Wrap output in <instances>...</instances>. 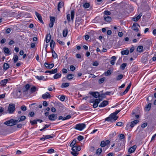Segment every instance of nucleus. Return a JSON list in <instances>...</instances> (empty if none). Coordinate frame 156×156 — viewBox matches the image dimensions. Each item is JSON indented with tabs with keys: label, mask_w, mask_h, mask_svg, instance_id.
Returning <instances> with one entry per match:
<instances>
[{
	"label": "nucleus",
	"mask_w": 156,
	"mask_h": 156,
	"mask_svg": "<svg viewBox=\"0 0 156 156\" xmlns=\"http://www.w3.org/2000/svg\"><path fill=\"white\" fill-rule=\"evenodd\" d=\"M26 119V117L24 116H22L18 120L10 119L5 122L4 124L9 126H12L16 124L17 122L24 121Z\"/></svg>",
	"instance_id": "f257e3e1"
},
{
	"label": "nucleus",
	"mask_w": 156,
	"mask_h": 156,
	"mask_svg": "<svg viewBox=\"0 0 156 156\" xmlns=\"http://www.w3.org/2000/svg\"><path fill=\"white\" fill-rule=\"evenodd\" d=\"M107 95V92L105 93V94L102 93L99 94V99H96L94 101H93V106L94 108H96L98 105V103L102 100V99L105 97V95Z\"/></svg>",
	"instance_id": "f03ea898"
},
{
	"label": "nucleus",
	"mask_w": 156,
	"mask_h": 156,
	"mask_svg": "<svg viewBox=\"0 0 156 156\" xmlns=\"http://www.w3.org/2000/svg\"><path fill=\"white\" fill-rule=\"evenodd\" d=\"M118 118V116L112 113L109 117H108V125H109V122L112 123L115 122Z\"/></svg>",
	"instance_id": "7ed1b4c3"
},
{
	"label": "nucleus",
	"mask_w": 156,
	"mask_h": 156,
	"mask_svg": "<svg viewBox=\"0 0 156 156\" xmlns=\"http://www.w3.org/2000/svg\"><path fill=\"white\" fill-rule=\"evenodd\" d=\"M86 126V125L84 123H79L77 124L74 128L76 129L81 131Z\"/></svg>",
	"instance_id": "20e7f679"
},
{
	"label": "nucleus",
	"mask_w": 156,
	"mask_h": 156,
	"mask_svg": "<svg viewBox=\"0 0 156 156\" xmlns=\"http://www.w3.org/2000/svg\"><path fill=\"white\" fill-rule=\"evenodd\" d=\"M15 110V105L13 104H10L8 108V111L9 113H12Z\"/></svg>",
	"instance_id": "39448f33"
},
{
	"label": "nucleus",
	"mask_w": 156,
	"mask_h": 156,
	"mask_svg": "<svg viewBox=\"0 0 156 156\" xmlns=\"http://www.w3.org/2000/svg\"><path fill=\"white\" fill-rule=\"evenodd\" d=\"M138 27H140V26L138 23H134L132 28L133 30L137 32L139 30Z\"/></svg>",
	"instance_id": "423d86ee"
},
{
	"label": "nucleus",
	"mask_w": 156,
	"mask_h": 156,
	"mask_svg": "<svg viewBox=\"0 0 156 156\" xmlns=\"http://www.w3.org/2000/svg\"><path fill=\"white\" fill-rule=\"evenodd\" d=\"M57 114H52L48 115V119L51 121H54L57 118Z\"/></svg>",
	"instance_id": "0eeeda50"
},
{
	"label": "nucleus",
	"mask_w": 156,
	"mask_h": 156,
	"mask_svg": "<svg viewBox=\"0 0 156 156\" xmlns=\"http://www.w3.org/2000/svg\"><path fill=\"white\" fill-rule=\"evenodd\" d=\"M55 17H50V23L49 24V27L50 28L53 27L54 24L55 23Z\"/></svg>",
	"instance_id": "6e6552de"
},
{
	"label": "nucleus",
	"mask_w": 156,
	"mask_h": 156,
	"mask_svg": "<svg viewBox=\"0 0 156 156\" xmlns=\"http://www.w3.org/2000/svg\"><path fill=\"white\" fill-rule=\"evenodd\" d=\"M53 138V136H52L51 135H43L42 137L40 139V140L44 141L45 140Z\"/></svg>",
	"instance_id": "1a4fd4ad"
},
{
	"label": "nucleus",
	"mask_w": 156,
	"mask_h": 156,
	"mask_svg": "<svg viewBox=\"0 0 156 156\" xmlns=\"http://www.w3.org/2000/svg\"><path fill=\"white\" fill-rule=\"evenodd\" d=\"M35 13L36 16L37 17L38 20L40 21V22L41 23L44 24V23L43 21L42 20V18L41 16V15L38 12H35Z\"/></svg>",
	"instance_id": "9d476101"
},
{
	"label": "nucleus",
	"mask_w": 156,
	"mask_h": 156,
	"mask_svg": "<svg viewBox=\"0 0 156 156\" xmlns=\"http://www.w3.org/2000/svg\"><path fill=\"white\" fill-rule=\"evenodd\" d=\"M15 94H16L15 96L16 98H20L22 94L21 90L19 89H17L16 91Z\"/></svg>",
	"instance_id": "9b49d317"
},
{
	"label": "nucleus",
	"mask_w": 156,
	"mask_h": 156,
	"mask_svg": "<svg viewBox=\"0 0 156 156\" xmlns=\"http://www.w3.org/2000/svg\"><path fill=\"white\" fill-rule=\"evenodd\" d=\"M90 94L95 98L99 97V93L98 92H90Z\"/></svg>",
	"instance_id": "f8f14e48"
},
{
	"label": "nucleus",
	"mask_w": 156,
	"mask_h": 156,
	"mask_svg": "<svg viewBox=\"0 0 156 156\" xmlns=\"http://www.w3.org/2000/svg\"><path fill=\"white\" fill-rule=\"evenodd\" d=\"M136 148V145L133 146L129 149L128 152L130 154L133 153L135 151Z\"/></svg>",
	"instance_id": "ddd939ff"
},
{
	"label": "nucleus",
	"mask_w": 156,
	"mask_h": 156,
	"mask_svg": "<svg viewBox=\"0 0 156 156\" xmlns=\"http://www.w3.org/2000/svg\"><path fill=\"white\" fill-rule=\"evenodd\" d=\"M42 97L44 99L50 98L51 97V95L48 92H46L42 95Z\"/></svg>",
	"instance_id": "4468645a"
},
{
	"label": "nucleus",
	"mask_w": 156,
	"mask_h": 156,
	"mask_svg": "<svg viewBox=\"0 0 156 156\" xmlns=\"http://www.w3.org/2000/svg\"><path fill=\"white\" fill-rule=\"evenodd\" d=\"M81 148L80 146H78L76 145L73 147L72 150V151H80Z\"/></svg>",
	"instance_id": "2eb2a0df"
},
{
	"label": "nucleus",
	"mask_w": 156,
	"mask_h": 156,
	"mask_svg": "<svg viewBox=\"0 0 156 156\" xmlns=\"http://www.w3.org/2000/svg\"><path fill=\"white\" fill-rule=\"evenodd\" d=\"M138 120H135L131 122L129 124V126L131 127V128H132L134 126L139 122Z\"/></svg>",
	"instance_id": "dca6fc26"
},
{
	"label": "nucleus",
	"mask_w": 156,
	"mask_h": 156,
	"mask_svg": "<svg viewBox=\"0 0 156 156\" xmlns=\"http://www.w3.org/2000/svg\"><path fill=\"white\" fill-rule=\"evenodd\" d=\"M58 72V69L57 68L55 69H52L51 70H47L45 72L46 73H49L50 74H53L56 73Z\"/></svg>",
	"instance_id": "f3484780"
},
{
	"label": "nucleus",
	"mask_w": 156,
	"mask_h": 156,
	"mask_svg": "<svg viewBox=\"0 0 156 156\" xmlns=\"http://www.w3.org/2000/svg\"><path fill=\"white\" fill-rule=\"evenodd\" d=\"M45 66L48 69H51L54 66V64L53 63L48 64L47 62L44 63Z\"/></svg>",
	"instance_id": "a211bd4d"
},
{
	"label": "nucleus",
	"mask_w": 156,
	"mask_h": 156,
	"mask_svg": "<svg viewBox=\"0 0 156 156\" xmlns=\"http://www.w3.org/2000/svg\"><path fill=\"white\" fill-rule=\"evenodd\" d=\"M142 16V14L140 13L139 15L137 16L136 17H133V20L134 21H137L139 19L141 18Z\"/></svg>",
	"instance_id": "6ab92c4d"
},
{
	"label": "nucleus",
	"mask_w": 156,
	"mask_h": 156,
	"mask_svg": "<svg viewBox=\"0 0 156 156\" xmlns=\"http://www.w3.org/2000/svg\"><path fill=\"white\" fill-rule=\"evenodd\" d=\"M131 86V83H130L129 85L126 88V89L125 90V91H124V92L123 93V95L125 94H126L127 92L129 91V90L130 88V87Z\"/></svg>",
	"instance_id": "aec40b11"
},
{
	"label": "nucleus",
	"mask_w": 156,
	"mask_h": 156,
	"mask_svg": "<svg viewBox=\"0 0 156 156\" xmlns=\"http://www.w3.org/2000/svg\"><path fill=\"white\" fill-rule=\"evenodd\" d=\"M112 60L110 61V63L112 65H114L115 63V61L116 60V58L115 56H113L111 57Z\"/></svg>",
	"instance_id": "412c9836"
},
{
	"label": "nucleus",
	"mask_w": 156,
	"mask_h": 156,
	"mask_svg": "<svg viewBox=\"0 0 156 156\" xmlns=\"http://www.w3.org/2000/svg\"><path fill=\"white\" fill-rule=\"evenodd\" d=\"M63 5L64 2H61L58 3V11H60V9L61 8Z\"/></svg>",
	"instance_id": "4be33fe9"
},
{
	"label": "nucleus",
	"mask_w": 156,
	"mask_h": 156,
	"mask_svg": "<svg viewBox=\"0 0 156 156\" xmlns=\"http://www.w3.org/2000/svg\"><path fill=\"white\" fill-rule=\"evenodd\" d=\"M46 42L47 43H48L51 39V36L50 34H48L46 37Z\"/></svg>",
	"instance_id": "5701e85b"
},
{
	"label": "nucleus",
	"mask_w": 156,
	"mask_h": 156,
	"mask_svg": "<svg viewBox=\"0 0 156 156\" xmlns=\"http://www.w3.org/2000/svg\"><path fill=\"white\" fill-rule=\"evenodd\" d=\"M107 105V101H104L99 105L100 107H104Z\"/></svg>",
	"instance_id": "b1692460"
},
{
	"label": "nucleus",
	"mask_w": 156,
	"mask_h": 156,
	"mask_svg": "<svg viewBox=\"0 0 156 156\" xmlns=\"http://www.w3.org/2000/svg\"><path fill=\"white\" fill-rule=\"evenodd\" d=\"M68 34V29L66 28L64 29L62 32L63 36L64 37H66L67 36Z\"/></svg>",
	"instance_id": "393cba45"
},
{
	"label": "nucleus",
	"mask_w": 156,
	"mask_h": 156,
	"mask_svg": "<svg viewBox=\"0 0 156 156\" xmlns=\"http://www.w3.org/2000/svg\"><path fill=\"white\" fill-rule=\"evenodd\" d=\"M3 50H4V52L5 53H6L8 55H9L10 54V51H9V49L8 48H6V47L4 48H3Z\"/></svg>",
	"instance_id": "a878e982"
},
{
	"label": "nucleus",
	"mask_w": 156,
	"mask_h": 156,
	"mask_svg": "<svg viewBox=\"0 0 156 156\" xmlns=\"http://www.w3.org/2000/svg\"><path fill=\"white\" fill-rule=\"evenodd\" d=\"M30 87V85L29 84H26L24 88V90H23V92H26L27 91Z\"/></svg>",
	"instance_id": "bb28decb"
},
{
	"label": "nucleus",
	"mask_w": 156,
	"mask_h": 156,
	"mask_svg": "<svg viewBox=\"0 0 156 156\" xmlns=\"http://www.w3.org/2000/svg\"><path fill=\"white\" fill-rule=\"evenodd\" d=\"M61 77V74L60 73H56L53 76V78L54 79H57Z\"/></svg>",
	"instance_id": "cd10ccee"
},
{
	"label": "nucleus",
	"mask_w": 156,
	"mask_h": 156,
	"mask_svg": "<svg viewBox=\"0 0 156 156\" xmlns=\"http://www.w3.org/2000/svg\"><path fill=\"white\" fill-rule=\"evenodd\" d=\"M75 13V11L74 10H71V16L72 21L73 20V19L74 17V14Z\"/></svg>",
	"instance_id": "c85d7f7f"
},
{
	"label": "nucleus",
	"mask_w": 156,
	"mask_h": 156,
	"mask_svg": "<svg viewBox=\"0 0 156 156\" xmlns=\"http://www.w3.org/2000/svg\"><path fill=\"white\" fill-rule=\"evenodd\" d=\"M69 84L68 83H62L61 85V87L62 88L66 87L69 86Z\"/></svg>",
	"instance_id": "c756f323"
},
{
	"label": "nucleus",
	"mask_w": 156,
	"mask_h": 156,
	"mask_svg": "<svg viewBox=\"0 0 156 156\" xmlns=\"http://www.w3.org/2000/svg\"><path fill=\"white\" fill-rule=\"evenodd\" d=\"M107 140H106L105 142L104 140L101 141L100 144L101 147H105L107 144Z\"/></svg>",
	"instance_id": "7c9ffc66"
},
{
	"label": "nucleus",
	"mask_w": 156,
	"mask_h": 156,
	"mask_svg": "<svg viewBox=\"0 0 156 156\" xmlns=\"http://www.w3.org/2000/svg\"><path fill=\"white\" fill-rule=\"evenodd\" d=\"M143 47L142 46H139L137 48V51L140 52H143Z\"/></svg>",
	"instance_id": "2f4dec72"
},
{
	"label": "nucleus",
	"mask_w": 156,
	"mask_h": 156,
	"mask_svg": "<svg viewBox=\"0 0 156 156\" xmlns=\"http://www.w3.org/2000/svg\"><path fill=\"white\" fill-rule=\"evenodd\" d=\"M9 67V65L7 63H4L3 65V69L5 70H7Z\"/></svg>",
	"instance_id": "473e14b6"
},
{
	"label": "nucleus",
	"mask_w": 156,
	"mask_h": 156,
	"mask_svg": "<svg viewBox=\"0 0 156 156\" xmlns=\"http://www.w3.org/2000/svg\"><path fill=\"white\" fill-rule=\"evenodd\" d=\"M129 53V51L128 50H126L122 51L121 52V53L122 55H127Z\"/></svg>",
	"instance_id": "72a5a7b5"
},
{
	"label": "nucleus",
	"mask_w": 156,
	"mask_h": 156,
	"mask_svg": "<svg viewBox=\"0 0 156 156\" xmlns=\"http://www.w3.org/2000/svg\"><path fill=\"white\" fill-rule=\"evenodd\" d=\"M90 6V4L89 3L86 2L84 3L83 5V7L85 9L89 8Z\"/></svg>",
	"instance_id": "f704fd0d"
},
{
	"label": "nucleus",
	"mask_w": 156,
	"mask_h": 156,
	"mask_svg": "<svg viewBox=\"0 0 156 156\" xmlns=\"http://www.w3.org/2000/svg\"><path fill=\"white\" fill-rule=\"evenodd\" d=\"M55 44V42L53 40H52L50 43V46L51 49H52V48H54Z\"/></svg>",
	"instance_id": "c9c22d12"
},
{
	"label": "nucleus",
	"mask_w": 156,
	"mask_h": 156,
	"mask_svg": "<svg viewBox=\"0 0 156 156\" xmlns=\"http://www.w3.org/2000/svg\"><path fill=\"white\" fill-rule=\"evenodd\" d=\"M8 81L7 79H5L3 80H2L0 82V83L2 85H4L6 84L7 82Z\"/></svg>",
	"instance_id": "e433bc0d"
},
{
	"label": "nucleus",
	"mask_w": 156,
	"mask_h": 156,
	"mask_svg": "<svg viewBox=\"0 0 156 156\" xmlns=\"http://www.w3.org/2000/svg\"><path fill=\"white\" fill-rule=\"evenodd\" d=\"M14 62V63H16L18 59V57L17 55H14L13 57Z\"/></svg>",
	"instance_id": "4c0bfd02"
},
{
	"label": "nucleus",
	"mask_w": 156,
	"mask_h": 156,
	"mask_svg": "<svg viewBox=\"0 0 156 156\" xmlns=\"http://www.w3.org/2000/svg\"><path fill=\"white\" fill-rule=\"evenodd\" d=\"M73 75L70 74L67 75V78L69 80H71L73 78Z\"/></svg>",
	"instance_id": "58836bf2"
},
{
	"label": "nucleus",
	"mask_w": 156,
	"mask_h": 156,
	"mask_svg": "<svg viewBox=\"0 0 156 156\" xmlns=\"http://www.w3.org/2000/svg\"><path fill=\"white\" fill-rule=\"evenodd\" d=\"M102 151V149L101 148H98L96 152V154L98 155H99L101 152Z\"/></svg>",
	"instance_id": "ea45409f"
},
{
	"label": "nucleus",
	"mask_w": 156,
	"mask_h": 156,
	"mask_svg": "<svg viewBox=\"0 0 156 156\" xmlns=\"http://www.w3.org/2000/svg\"><path fill=\"white\" fill-rule=\"evenodd\" d=\"M76 140L75 139H74L72 142L70 144V147H73L75 146L76 144Z\"/></svg>",
	"instance_id": "a19ab883"
},
{
	"label": "nucleus",
	"mask_w": 156,
	"mask_h": 156,
	"mask_svg": "<svg viewBox=\"0 0 156 156\" xmlns=\"http://www.w3.org/2000/svg\"><path fill=\"white\" fill-rule=\"evenodd\" d=\"M36 79L39 80H43L44 77L43 76H35Z\"/></svg>",
	"instance_id": "79ce46f5"
},
{
	"label": "nucleus",
	"mask_w": 156,
	"mask_h": 156,
	"mask_svg": "<svg viewBox=\"0 0 156 156\" xmlns=\"http://www.w3.org/2000/svg\"><path fill=\"white\" fill-rule=\"evenodd\" d=\"M77 151H72L71 153L73 156H77L79 153L77 152Z\"/></svg>",
	"instance_id": "37998d69"
},
{
	"label": "nucleus",
	"mask_w": 156,
	"mask_h": 156,
	"mask_svg": "<svg viewBox=\"0 0 156 156\" xmlns=\"http://www.w3.org/2000/svg\"><path fill=\"white\" fill-rule=\"evenodd\" d=\"M127 64L126 63H124L122 64V65L120 66V69H122V70H123L126 66Z\"/></svg>",
	"instance_id": "c03bdc74"
},
{
	"label": "nucleus",
	"mask_w": 156,
	"mask_h": 156,
	"mask_svg": "<svg viewBox=\"0 0 156 156\" xmlns=\"http://www.w3.org/2000/svg\"><path fill=\"white\" fill-rule=\"evenodd\" d=\"M30 122L31 124L32 125H34V124H37V120H30Z\"/></svg>",
	"instance_id": "a18cd8bd"
},
{
	"label": "nucleus",
	"mask_w": 156,
	"mask_h": 156,
	"mask_svg": "<svg viewBox=\"0 0 156 156\" xmlns=\"http://www.w3.org/2000/svg\"><path fill=\"white\" fill-rule=\"evenodd\" d=\"M123 77V76L122 74H120L116 78V80H119L121 79Z\"/></svg>",
	"instance_id": "49530a36"
},
{
	"label": "nucleus",
	"mask_w": 156,
	"mask_h": 156,
	"mask_svg": "<svg viewBox=\"0 0 156 156\" xmlns=\"http://www.w3.org/2000/svg\"><path fill=\"white\" fill-rule=\"evenodd\" d=\"M71 117V116L70 115H68L66 116L65 117H64L63 119H62L63 120H65L67 119H68L70 118Z\"/></svg>",
	"instance_id": "de8ad7c7"
},
{
	"label": "nucleus",
	"mask_w": 156,
	"mask_h": 156,
	"mask_svg": "<svg viewBox=\"0 0 156 156\" xmlns=\"http://www.w3.org/2000/svg\"><path fill=\"white\" fill-rule=\"evenodd\" d=\"M151 103H149L147 105L146 107V109H147L148 110V111H149L151 108Z\"/></svg>",
	"instance_id": "09e8293b"
},
{
	"label": "nucleus",
	"mask_w": 156,
	"mask_h": 156,
	"mask_svg": "<svg viewBox=\"0 0 156 156\" xmlns=\"http://www.w3.org/2000/svg\"><path fill=\"white\" fill-rule=\"evenodd\" d=\"M55 152V150L52 148H51L48 150L47 152V153H52Z\"/></svg>",
	"instance_id": "8fccbe9b"
},
{
	"label": "nucleus",
	"mask_w": 156,
	"mask_h": 156,
	"mask_svg": "<svg viewBox=\"0 0 156 156\" xmlns=\"http://www.w3.org/2000/svg\"><path fill=\"white\" fill-rule=\"evenodd\" d=\"M105 79L104 77L100 79L98 81L99 83H103Z\"/></svg>",
	"instance_id": "3c124183"
},
{
	"label": "nucleus",
	"mask_w": 156,
	"mask_h": 156,
	"mask_svg": "<svg viewBox=\"0 0 156 156\" xmlns=\"http://www.w3.org/2000/svg\"><path fill=\"white\" fill-rule=\"evenodd\" d=\"M23 111H25L27 110V108L25 105H22L20 108Z\"/></svg>",
	"instance_id": "603ef678"
},
{
	"label": "nucleus",
	"mask_w": 156,
	"mask_h": 156,
	"mask_svg": "<svg viewBox=\"0 0 156 156\" xmlns=\"http://www.w3.org/2000/svg\"><path fill=\"white\" fill-rule=\"evenodd\" d=\"M138 69V67L137 66H135L133 68L132 71L134 72H136Z\"/></svg>",
	"instance_id": "864d4df0"
},
{
	"label": "nucleus",
	"mask_w": 156,
	"mask_h": 156,
	"mask_svg": "<svg viewBox=\"0 0 156 156\" xmlns=\"http://www.w3.org/2000/svg\"><path fill=\"white\" fill-rule=\"evenodd\" d=\"M123 123L121 122H117L116 124V126H121L123 125Z\"/></svg>",
	"instance_id": "5fc2aeb1"
},
{
	"label": "nucleus",
	"mask_w": 156,
	"mask_h": 156,
	"mask_svg": "<svg viewBox=\"0 0 156 156\" xmlns=\"http://www.w3.org/2000/svg\"><path fill=\"white\" fill-rule=\"evenodd\" d=\"M31 92H34L36 90V87L35 86L33 87L30 89Z\"/></svg>",
	"instance_id": "6e6d98bb"
},
{
	"label": "nucleus",
	"mask_w": 156,
	"mask_h": 156,
	"mask_svg": "<svg viewBox=\"0 0 156 156\" xmlns=\"http://www.w3.org/2000/svg\"><path fill=\"white\" fill-rule=\"evenodd\" d=\"M83 137L82 136H79L77 137L78 140L79 141H81L83 139Z\"/></svg>",
	"instance_id": "4d7b16f0"
},
{
	"label": "nucleus",
	"mask_w": 156,
	"mask_h": 156,
	"mask_svg": "<svg viewBox=\"0 0 156 156\" xmlns=\"http://www.w3.org/2000/svg\"><path fill=\"white\" fill-rule=\"evenodd\" d=\"M147 125V122H145L141 126V127L143 128H144Z\"/></svg>",
	"instance_id": "13d9d810"
},
{
	"label": "nucleus",
	"mask_w": 156,
	"mask_h": 156,
	"mask_svg": "<svg viewBox=\"0 0 156 156\" xmlns=\"http://www.w3.org/2000/svg\"><path fill=\"white\" fill-rule=\"evenodd\" d=\"M65 97L64 95L61 96L60 98V100L62 101H64L65 100Z\"/></svg>",
	"instance_id": "bf43d9fd"
},
{
	"label": "nucleus",
	"mask_w": 156,
	"mask_h": 156,
	"mask_svg": "<svg viewBox=\"0 0 156 156\" xmlns=\"http://www.w3.org/2000/svg\"><path fill=\"white\" fill-rule=\"evenodd\" d=\"M67 18L68 20V21L69 22L70 21V15L69 14H68L67 15Z\"/></svg>",
	"instance_id": "052dcab7"
},
{
	"label": "nucleus",
	"mask_w": 156,
	"mask_h": 156,
	"mask_svg": "<svg viewBox=\"0 0 156 156\" xmlns=\"http://www.w3.org/2000/svg\"><path fill=\"white\" fill-rule=\"evenodd\" d=\"M57 41L60 44L64 45L65 44L62 41H61L58 40H57Z\"/></svg>",
	"instance_id": "680f3d73"
},
{
	"label": "nucleus",
	"mask_w": 156,
	"mask_h": 156,
	"mask_svg": "<svg viewBox=\"0 0 156 156\" xmlns=\"http://www.w3.org/2000/svg\"><path fill=\"white\" fill-rule=\"evenodd\" d=\"M30 117H33L34 115V113L33 112H30L29 113Z\"/></svg>",
	"instance_id": "e2e57ef3"
},
{
	"label": "nucleus",
	"mask_w": 156,
	"mask_h": 156,
	"mask_svg": "<svg viewBox=\"0 0 156 156\" xmlns=\"http://www.w3.org/2000/svg\"><path fill=\"white\" fill-rule=\"evenodd\" d=\"M129 124H128L127 125H126V130H129V129H132V128H131V127L130 126H129Z\"/></svg>",
	"instance_id": "0e129e2a"
},
{
	"label": "nucleus",
	"mask_w": 156,
	"mask_h": 156,
	"mask_svg": "<svg viewBox=\"0 0 156 156\" xmlns=\"http://www.w3.org/2000/svg\"><path fill=\"white\" fill-rule=\"evenodd\" d=\"M6 41V40L5 38H3L0 41V43L2 44H3L5 43Z\"/></svg>",
	"instance_id": "69168bd1"
},
{
	"label": "nucleus",
	"mask_w": 156,
	"mask_h": 156,
	"mask_svg": "<svg viewBox=\"0 0 156 156\" xmlns=\"http://www.w3.org/2000/svg\"><path fill=\"white\" fill-rule=\"evenodd\" d=\"M98 64V63L97 62L95 61L93 62V66H97Z\"/></svg>",
	"instance_id": "338daca9"
},
{
	"label": "nucleus",
	"mask_w": 156,
	"mask_h": 156,
	"mask_svg": "<svg viewBox=\"0 0 156 156\" xmlns=\"http://www.w3.org/2000/svg\"><path fill=\"white\" fill-rule=\"evenodd\" d=\"M70 69L71 71H73L75 69V67L73 66H71L70 67Z\"/></svg>",
	"instance_id": "774afa93"
}]
</instances>
